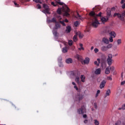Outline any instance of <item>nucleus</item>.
<instances>
[{
	"mask_svg": "<svg viewBox=\"0 0 125 125\" xmlns=\"http://www.w3.org/2000/svg\"><path fill=\"white\" fill-rule=\"evenodd\" d=\"M89 16H91L92 19V26L94 28H97L100 23L97 20V18L95 17V13L94 11H91L89 14Z\"/></svg>",
	"mask_w": 125,
	"mask_h": 125,
	"instance_id": "f257e3e1",
	"label": "nucleus"
},
{
	"mask_svg": "<svg viewBox=\"0 0 125 125\" xmlns=\"http://www.w3.org/2000/svg\"><path fill=\"white\" fill-rule=\"evenodd\" d=\"M106 62L109 66H111L113 62H114V61L113 60V55H112V54H109L107 55Z\"/></svg>",
	"mask_w": 125,
	"mask_h": 125,
	"instance_id": "f03ea898",
	"label": "nucleus"
},
{
	"mask_svg": "<svg viewBox=\"0 0 125 125\" xmlns=\"http://www.w3.org/2000/svg\"><path fill=\"white\" fill-rule=\"evenodd\" d=\"M63 8V11L64 12V15L65 16H69L70 14L69 12H70V8L68 7L67 5H64V6H62Z\"/></svg>",
	"mask_w": 125,
	"mask_h": 125,
	"instance_id": "7ed1b4c3",
	"label": "nucleus"
},
{
	"mask_svg": "<svg viewBox=\"0 0 125 125\" xmlns=\"http://www.w3.org/2000/svg\"><path fill=\"white\" fill-rule=\"evenodd\" d=\"M43 8L44 10H42V12L45 14H49V6L46 4H43Z\"/></svg>",
	"mask_w": 125,
	"mask_h": 125,
	"instance_id": "20e7f679",
	"label": "nucleus"
},
{
	"mask_svg": "<svg viewBox=\"0 0 125 125\" xmlns=\"http://www.w3.org/2000/svg\"><path fill=\"white\" fill-rule=\"evenodd\" d=\"M112 47V44H109L107 46H103L101 47V50L105 52V51H107L109 48H111Z\"/></svg>",
	"mask_w": 125,
	"mask_h": 125,
	"instance_id": "39448f33",
	"label": "nucleus"
},
{
	"mask_svg": "<svg viewBox=\"0 0 125 125\" xmlns=\"http://www.w3.org/2000/svg\"><path fill=\"white\" fill-rule=\"evenodd\" d=\"M55 1L56 4L54 2H51V4L53 5V6H57V4L60 5H63L64 4V3L61 2L60 0H55Z\"/></svg>",
	"mask_w": 125,
	"mask_h": 125,
	"instance_id": "423d86ee",
	"label": "nucleus"
},
{
	"mask_svg": "<svg viewBox=\"0 0 125 125\" xmlns=\"http://www.w3.org/2000/svg\"><path fill=\"white\" fill-rule=\"evenodd\" d=\"M84 112H85V107L84 105H83L81 107V108H80L78 110V114H82L83 115L84 114Z\"/></svg>",
	"mask_w": 125,
	"mask_h": 125,
	"instance_id": "0eeeda50",
	"label": "nucleus"
},
{
	"mask_svg": "<svg viewBox=\"0 0 125 125\" xmlns=\"http://www.w3.org/2000/svg\"><path fill=\"white\" fill-rule=\"evenodd\" d=\"M83 95L79 94L76 96L75 98V101L80 102L81 100H83Z\"/></svg>",
	"mask_w": 125,
	"mask_h": 125,
	"instance_id": "6e6552de",
	"label": "nucleus"
},
{
	"mask_svg": "<svg viewBox=\"0 0 125 125\" xmlns=\"http://www.w3.org/2000/svg\"><path fill=\"white\" fill-rule=\"evenodd\" d=\"M105 84H106V81L105 80L103 81L100 85V88L102 89V88H104V86H105Z\"/></svg>",
	"mask_w": 125,
	"mask_h": 125,
	"instance_id": "1a4fd4ad",
	"label": "nucleus"
},
{
	"mask_svg": "<svg viewBox=\"0 0 125 125\" xmlns=\"http://www.w3.org/2000/svg\"><path fill=\"white\" fill-rule=\"evenodd\" d=\"M107 20H109V19H108V18L107 17H106V18L104 17H102L101 18V21L102 22H103V23H105V22H107Z\"/></svg>",
	"mask_w": 125,
	"mask_h": 125,
	"instance_id": "9d476101",
	"label": "nucleus"
},
{
	"mask_svg": "<svg viewBox=\"0 0 125 125\" xmlns=\"http://www.w3.org/2000/svg\"><path fill=\"white\" fill-rule=\"evenodd\" d=\"M60 28H61V24H60L59 22H56L55 29H56V30H57L58 29H59Z\"/></svg>",
	"mask_w": 125,
	"mask_h": 125,
	"instance_id": "9b49d317",
	"label": "nucleus"
},
{
	"mask_svg": "<svg viewBox=\"0 0 125 125\" xmlns=\"http://www.w3.org/2000/svg\"><path fill=\"white\" fill-rule=\"evenodd\" d=\"M95 75H100L101 74V69L100 68L97 69L95 71Z\"/></svg>",
	"mask_w": 125,
	"mask_h": 125,
	"instance_id": "f8f14e48",
	"label": "nucleus"
},
{
	"mask_svg": "<svg viewBox=\"0 0 125 125\" xmlns=\"http://www.w3.org/2000/svg\"><path fill=\"white\" fill-rule=\"evenodd\" d=\"M65 62L67 64H71V63H72L73 62V60L71 58H68L65 60Z\"/></svg>",
	"mask_w": 125,
	"mask_h": 125,
	"instance_id": "ddd939ff",
	"label": "nucleus"
},
{
	"mask_svg": "<svg viewBox=\"0 0 125 125\" xmlns=\"http://www.w3.org/2000/svg\"><path fill=\"white\" fill-rule=\"evenodd\" d=\"M103 42L104 43H106V44L109 43V40L106 38H103Z\"/></svg>",
	"mask_w": 125,
	"mask_h": 125,
	"instance_id": "4468645a",
	"label": "nucleus"
},
{
	"mask_svg": "<svg viewBox=\"0 0 125 125\" xmlns=\"http://www.w3.org/2000/svg\"><path fill=\"white\" fill-rule=\"evenodd\" d=\"M97 61H98V63H100V61L101 63H106V60H105V59H102L100 60V59H98Z\"/></svg>",
	"mask_w": 125,
	"mask_h": 125,
	"instance_id": "2eb2a0df",
	"label": "nucleus"
},
{
	"mask_svg": "<svg viewBox=\"0 0 125 125\" xmlns=\"http://www.w3.org/2000/svg\"><path fill=\"white\" fill-rule=\"evenodd\" d=\"M110 93H111V90H110V89H108L106 91L105 95L104 96V98H106V97H107V96H110Z\"/></svg>",
	"mask_w": 125,
	"mask_h": 125,
	"instance_id": "dca6fc26",
	"label": "nucleus"
},
{
	"mask_svg": "<svg viewBox=\"0 0 125 125\" xmlns=\"http://www.w3.org/2000/svg\"><path fill=\"white\" fill-rule=\"evenodd\" d=\"M109 35L110 37H112V38H116V33L114 31H111Z\"/></svg>",
	"mask_w": 125,
	"mask_h": 125,
	"instance_id": "f3484780",
	"label": "nucleus"
},
{
	"mask_svg": "<svg viewBox=\"0 0 125 125\" xmlns=\"http://www.w3.org/2000/svg\"><path fill=\"white\" fill-rule=\"evenodd\" d=\"M84 64H89V58H86L85 60L83 61Z\"/></svg>",
	"mask_w": 125,
	"mask_h": 125,
	"instance_id": "a211bd4d",
	"label": "nucleus"
},
{
	"mask_svg": "<svg viewBox=\"0 0 125 125\" xmlns=\"http://www.w3.org/2000/svg\"><path fill=\"white\" fill-rule=\"evenodd\" d=\"M81 79L82 83H84L85 80V76H84V75H82L81 76Z\"/></svg>",
	"mask_w": 125,
	"mask_h": 125,
	"instance_id": "6ab92c4d",
	"label": "nucleus"
},
{
	"mask_svg": "<svg viewBox=\"0 0 125 125\" xmlns=\"http://www.w3.org/2000/svg\"><path fill=\"white\" fill-rule=\"evenodd\" d=\"M62 52L63 53H66L68 52V47H64L62 48Z\"/></svg>",
	"mask_w": 125,
	"mask_h": 125,
	"instance_id": "aec40b11",
	"label": "nucleus"
},
{
	"mask_svg": "<svg viewBox=\"0 0 125 125\" xmlns=\"http://www.w3.org/2000/svg\"><path fill=\"white\" fill-rule=\"evenodd\" d=\"M78 34L77 33L76 35H74L73 37V41L76 42L77 41H78Z\"/></svg>",
	"mask_w": 125,
	"mask_h": 125,
	"instance_id": "412c9836",
	"label": "nucleus"
},
{
	"mask_svg": "<svg viewBox=\"0 0 125 125\" xmlns=\"http://www.w3.org/2000/svg\"><path fill=\"white\" fill-rule=\"evenodd\" d=\"M65 31L67 33H70V32H71V26H67Z\"/></svg>",
	"mask_w": 125,
	"mask_h": 125,
	"instance_id": "4be33fe9",
	"label": "nucleus"
},
{
	"mask_svg": "<svg viewBox=\"0 0 125 125\" xmlns=\"http://www.w3.org/2000/svg\"><path fill=\"white\" fill-rule=\"evenodd\" d=\"M105 74L106 75H109L110 74V70L109 69V67H107L105 70Z\"/></svg>",
	"mask_w": 125,
	"mask_h": 125,
	"instance_id": "5701e85b",
	"label": "nucleus"
},
{
	"mask_svg": "<svg viewBox=\"0 0 125 125\" xmlns=\"http://www.w3.org/2000/svg\"><path fill=\"white\" fill-rule=\"evenodd\" d=\"M80 48H79L78 49L79 50H84V48H83V45L82 44V43H80Z\"/></svg>",
	"mask_w": 125,
	"mask_h": 125,
	"instance_id": "b1692460",
	"label": "nucleus"
},
{
	"mask_svg": "<svg viewBox=\"0 0 125 125\" xmlns=\"http://www.w3.org/2000/svg\"><path fill=\"white\" fill-rule=\"evenodd\" d=\"M53 34L54 35V36H55V37H58V33L57 32V31L55 30H53Z\"/></svg>",
	"mask_w": 125,
	"mask_h": 125,
	"instance_id": "393cba45",
	"label": "nucleus"
},
{
	"mask_svg": "<svg viewBox=\"0 0 125 125\" xmlns=\"http://www.w3.org/2000/svg\"><path fill=\"white\" fill-rule=\"evenodd\" d=\"M106 65L107 64L106 62L101 63V67L103 69H105V68H106Z\"/></svg>",
	"mask_w": 125,
	"mask_h": 125,
	"instance_id": "a878e982",
	"label": "nucleus"
},
{
	"mask_svg": "<svg viewBox=\"0 0 125 125\" xmlns=\"http://www.w3.org/2000/svg\"><path fill=\"white\" fill-rule=\"evenodd\" d=\"M106 15L107 19H109V18H110V17H111V11H107L106 13Z\"/></svg>",
	"mask_w": 125,
	"mask_h": 125,
	"instance_id": "bb28decb",
	"label": "nucleus"
},
{
	"mask_svg": "<svg viewBox=\"0 0 125 125\" xmlns=\"http://www.w3.org/2000/svg\"><path fill=\"white\" fill-rule=\"evenodd\" d=\"M102 15V12H100L98 14H96L95 13V17L96 18L97 17H101V15Z\"/></svg>",
	"mask_w": 125,
	"mask_h": 125,
	"instance_id": "cd10ccee",
	"label": "nucleus"
},
{
	"mask_svg": "<svg viewBox=\"0 0 125 125\" xmlns=\"http://www.w3.org/2000/svg\"><path fill=\"white\" fill-rule=\"evenodd\" d=\"M33 1H34L36 3H40L41 4L42 3V2L41 0H33Z\"/></svg>",
	"mask_w": 125,
	"mask_h": 125,
	"instance_id": "c85d7f7f",
	"label": "nucleus"
},
{
	"mask_svg": "<svg viewBox=\"0 0 125 125\" xmlns=\"http://www.w3.org/2000/svg\"><path fill=\"white\" fill-rule=\"evenodd\" d=\"M61 10H62V8H59L57 10V13H58V14H59V15H61L62 12Z\"/></svg>",
	"mask_w": 125,
	"mask_h": 125,
	"instance_id": "c756f323",
	"label": "nucleus"
},
{
	"mask_svg": "<svg viewBox=\"0 0 125 125\" xmlns=\"http://www.w3.org/2000/svg\"><path fill=\"white\" fill-rule=\"evenodd\" d=\"M50 22H52V23H57V21L56 20V18H53L52 20L50 21Z\"/></svg>",
	"mask_w": 125,
	"mask_h": 125,
	"instance_id": "7c9ffc66",
	"label": "nucleus"
},
{
	"mask_svg": "<svg viewBox=\"0 0 125 125\" xmlns=\"http://www.w3.org/2000/svg\"><path fill=\"white\" fill-rule=\"evenodd\" d=\"M80 25V21H76L74 22V26L75 27H78Z\"/></svg>",
	"mask_w": 125,
	"mask_h": 125,
	"instance_id": "2f4dec72",
	"label": "nucleus"
},
{
	"mask_svg": "<svg viewBox=\"0 0 125 125\" xmlns=\"http://www.w3.org/2000/svg\"><path fill=\"white\" fill-rule=\"evenodd\" d=\"M75 82H76L77 83H80V77H79V76L76 77Z\"/></svg>",
	"mask_w": 125,
	"mask_h": 125,
	"instance_id": "473e14b6",
	"label": "nucleus"
},
{
	"mask_svg": "<svg viewBox=\"0 0 125 125\" xmlns=\"http://www.w3.org/2000/svg\"><path fill=\"white\" fill-rule=\"evenodd\" d=\"M95 125H99V121H97V120L95 119L94 120V123Z\"/></svg>",
	"mask_w": 125,
	"mask_h": 125,
	"instance_id": "72a5a7b5",
	"label": "nucleus"
},
{
	"mask_svg": "<svg viewBox=\"0 0 125 125\" xmlns=\"http://www.w3.org/2000/svg\"><path fill=\"white\" fill-rule=\"evenodd\" d=\"M68 44L70 45V46L73 45V40H69L68 41Z\"/></svg>",
	"mask_w": 125,
	"mask_h": 125,
	"instance_id": "f704fd0d",
	"label": "nucleus"
},
{
	"mask_svg": "<svg viewBox=\"0 0 125 125\" xmlns=\"http://www.w3.org/2000/svg\"><path fill=\"white\" fill-rule=\"evenodd\" d=\"M122 43V39H118L117 40V44L118 45L121 44Z\"/></svg>",
	"mask_w": 125,
	"mask_h": 125,
	"instance_id": "c9c22d12",
	"label": "nucleus"
},
{
	"mask_svg": "<svg viewBox=\"0 0 125 125\" xmlns=\"http://www.w3.org/2000/svg\"><path fill=\"white\" fill-rule=\"evenodd\" d=\"M60 23H61V24H62V26H66V24H65V22H64V21H60Z\"/></svg>",
	"mask_w": 125,
	"mask_h": 125,
	"instance_id": "e433bc0d",
	"label": "nucleus"
},
{
	"mask_svg": "<svg viewBox=\"0 0 125 125\" xmlns=\"http://www.w3.org/2000/svg\"><path fill=\"white\" fill-rule=\"evenodd\" d=\"M36 7L37 9H41V8H42V6H41L39 4H38L36 5Z\"/></svg>",
	"mask_w": 125,
	"mask_h": 125,
	"instance_id": "4c0bfd02",
	"label": "nucleus"
},
{
	"mask_svg": "<svg viewBox=\"0 0 125 125\" xmlns=\"http://www.w3.org/2000/svg\"><path fill=\"white\" fill-rule=\"evenodd\" d=\"M56 17L58 19V20H59V21H60V20H61V19H62V18H61V16H60V15L56 16Z\"/></svg>",
	"mask_w": 125,
	"mask_h": 125,
	"instance_id": "58836bf2",
	"label": "nucleus"
},
{
	"mask_svg": "<svg viewBox=\"0 0 125 125\" xmlns=\"http://www.w3.org/2000/svg\"><path fill=\"white\" fill-rule=\"evenodd\" d=\"M21 2H25L27 1H30V0H20Z\"/></svg>",
	"mask_w": 125,
	"mask_h": 125,
	"instance_id": "ea45409f",
	"label": "nucleus"
},
{
	"mask_svg": "<svg viewBox=\"0 0 125 125\" xmlns=\"http://www.w3.org/2000/svg\"><path fill=\"white\" fill-rule=\"evenodd\" d=\"M110 70H111L112 72H113V71L115 70V67H114V66H111L110 67Z\"/></svg>",
	"mask_w": 125,
	"mask_h": 125,
	"instance_id": "a19ab883",
	"label": "nucleus"
},
{
	"mask_svg": "<svg viewBox=\"0 0 125 125\" xmlns=\"http://www.w3.org/2000/svg\"><path fill=\"white\" fill-rule=\"evenodd\" d=\"M107 79L108 80V81H112V77L111 76H108L107 77Z\"/></svg>",
	"mask_w": 125,
	"mask_h": 125,
	"instance_id": "79ce46f5",
	"label": "nucleus"
},
{
	"mask_svg": "<svg viewBox=\"0 0 125 125\" xmlns=\"http://www.w3.org/2000/svg\"><path fill=\"white\" fill-rule=\"evenodd\" d=\"M109 42H113V37H110L109 38Z\"/></svg>",
	"mask_w": 125,
	"mask_h": 125,
	"instance_id": "37998d69",
	"label": "nucleus"
},
{
	"mask_svg": "<svg viewBox=\"0 0 125 125\" xmlns=\"http://www.w3.org/2000/svg\"><path fill=\"white\" fill-rule=\"evenodd\" d=\"M100 63H98V62H97V61H95L94 62V64H95V65H96L97 66H99V64H100Z\"/></svg>",
	"mask_w": 125,
	"mask_h": 125,
	"instance_id": "c03bdc74",
	"label": "nucleus"
},
{
	"mask_svg": "<svg viewBox=\"0 0 125 125\" xmlns=\"http://www.w3.org/2000/svg\"><path fill=\"white\" fill-rule=\"evenodd\" d=\"M14 4L16 7H19V4H18L17 3L14 2Z\"/></svg>",
	"mask_w": 125,
	"mask_h": 125,
	"instance_id": "a18cd8bd",
	"label": "nucleus"
},
{
	"mask_svg": "<svg viewBox=\"0 0 125 125\" xmlns=\"http://www.w3.org/2000/svg\"><path fill=\"white\" fill-rule=\"evenodd\" d=\"M98 51H99V50L97 48H95L94 49V52H95V53H97V52H98Z\"/></svg>",
	"mask_w": 125,
	"mask_h": 125,
	"instance_id": "49530a36",
	"label": "nucleus"
},
{
	"mask_svg": "<svg viewBox=\"0 0 125 125\" xmlns=\"http://www.w3.org/2000/svg\"><path fill=\"white\" fill-rule=\"evenodd\" d=\"M79 37L80 39H83V36L81 34H79Z\"/></svg>",
	"mask_w": 125,
	"mask_h": 125,
	"instance_id": "de8ad7c7",
	"label": "nucleus"
},
{
	"mask_svg": "<svg viewBox=\"0 0 125 125\" xmlns=\"http://www.w3.org/2000/svg\"><path fill=\"white\" fill-rule=\"evenodd\" d=\"M76 17H77V18H81V15H80L79 13H77V15Z\"/></svg>",
	"mask_w": 125,
	"mask_h": 125,
	"instance_id": "09e8293b",
	"label": "nucleus"
},
{
	"mask_svg": "<svg viewBox=\"0 0 125 125\" xmlns=\"http://www.w3.org/2000/svg\"><path fill=\"white\" fill-rule=\"evenodd\" d=\"M94 106L95 108V109H97V105L96 104V103L94 104Z\"/></svg>",
	"mask_w": 125,
	"mask_h": 125,
	"instance_id": "8fccbe9b",
	"label": "nucleus"
},
{
	"mask_svg": "<svg viewBox=\"0 0 125 125\" xmlns=\"http://www.w3.org/2000/svg\"><path fill=\"white\" fill-rule=\"evenodd\" d=\"M74 88L76 89V90H79V88H78V87L77 86V85H75L74 86Z\"/></svg>",
	"mask_w": 125,
	"mask_h": 125,
	"instance_id": "3c124183",
	"label": "nucleus"
},
{
	"mask_svg": "<svg viewBox=\"0 0 125 125\" xmlns=\"http://www.w3.org/2000/svg\"><path fill=\"white\" fill-rule=\"evenodd\" d=\"M125 84V81H124L123 82H121V85H124Z\"/></svg>",
	"mask_w": 125,
	"mask_h": 125,
	"instance_id": "603ef678",
	"label": "nucleus"
},
{
	"mask_svg": "<svg viewBox=\"0 0 125 125\" xmlns=\"http://www.w3.org/2000/svg\"><path fill=\"white\" fill-rule=\"evenodd\" d=\"M125 1V0H121V4H123Z\"/></svg>",
	"mask_w": 125,
	"mask_h": 125,
	"instance_id": "864d4df0",
	"label": "nucleus"
},
{
	"mask_svg": "<svg viewBox=\"0 0 125 125\" xmlns=\"http://www.w3.org/2000/svg\"><path fill=\"white\" fill-rule=\"evenodd\" d=\"M64 22H65L66 23H68V22H69V21H68L67 19H65L64 20Z\"/></svg>",
	"mask_w": 125,
	"mask_h": 125,
	"instance_id": "5fc2aeb1",
	"label": "nucleus"
},
{
	"mask_svg": "<svg viewBox=\"0 0 125 125\" xmlns=\"http://www.w3.org/2000/svg\"><path fill=\"white\" fill-rule=\"evenodd\" d=\"M86 117H87L86 114H84V115H83V118H84V119H85L86 118Z\"/></svg>",
	"mask_w": 125,
	"mask_h": 125,
	"instance_id": "6e6d98bb",
	"label": "nucleus"
},
{
	"mask_svg": "<svg viewBox=\"0 0 125 125\" xmlns=\"http://www.w3.org/2000/svg\"><path fill=\"white\" fill-rule=\"evenodd\" d=\"M87 122H88L87 120H85L84 121V124H87Z\"/></svg>",
	"mask_w": 125,
	"mask_h": 125,
	"instance_id": "4d7b16f0",
	"label": "nucleus"
},
{
	"mask_svg": "<svg viewBox=\"0 0 125 125\" xmlns=\"http://www.w3.org/2000/svg\"><path fill=\"white\" fill-rule=\"evenodd\" d=\"M122 8L125 9V3H124L123 5H122Z\"/></svg>",
	"mask_w": 125,
	"mask_h": 125,
	"instance_id": "13d9d810",
	"label": "nucleus"
},
{
	"mask_svg": "<svg viewBox=\"0 0 125 125\" xmlns=\"http://www.w3.org/2000/svg\"><path fill=\"white\" fill-rule=\"evenodd\" d=\"M97 93H98V94H99V93H100V90H97Z\"/></svg>",
	"mask_w": 125,
	"mask_h": 125,
	"instance_id": "bf43d9fd",
	"label": "nucleus"
},
{
	"mask_svg": "<svg viewBox=\"0 0 125 125\" xmlns=\"http://www.w3.org/2000/svg\"><path fill=\"white\" fill-rule=\"evenodd\" d=\"M72 84L73 85H76V83H75V82H72Z\"/></svg>",
	"mask_w": 125,
	"mask_h": 125,
	"instance_id": "052dcab7",
	"label": "nucleus"
},
{
	"mask_svg": "<svg viewBox=\"0 0 125 125\" xmlns=\"http://www.w3.org/2000/svg\"><path fill=\"white\" fill-rule=\"evenodd\" d=\"M93 48H94V47L93 46H92L91 47V50H93Z\"/></svg>",
	"mask_w": 125,
	"mask_h": 125,
	"instance_id": "680f3d73",
	"label": "nucleus"
},
{
	"mask_svg": "<svg viewBox=\"0 0 125 125\" xmlns=\"http://www.w3.org/2000/svg\"><path fill=\"white\" fill-rule=\"evenodd\" d=\"M99 94H98L97 93L96 94V97H98Z\"/></svg>",
	"mask_w": 125,
	"mask_h": 125,
	"instance_id": "e2e57ef3",
	"label": "nucleus"
},
{
	"mask_svg": "<svg viewBox=\"0 0 125 125\" xmlns=\"http://www.w3.org/2000/svg\"><path fill=\"white\" fill-rule=\"evenodd\" d=\"M111 9H115V7H112Z\"/></svg>",
	"mask_w": 125,
	"mask_h": 125,
	"instance_id": "0e129e2a",
	"label": "nucleus"
},
{
	"mask_svg": "<svg viewBox=\"0 0 125 125\" xmlns=\"http://www.w3.org/2000/svg\"><path fill=\"white\" fill-rule=\"evenodd\" d=\"M122 77H123V72L122 73Z\"/></svg>",
	"mask_w": 125,
	"mask_h": 125,
	"instance_id": "69168bd1",
	"label": "nucleus"
},
{
	"mask_svg": "<svg viewBox=\"0 0 125 125\" xmlns=\"http://www.w3.org/2000/svg\"><path fill=\"white\" fill-rule=\"evenodd\" d=\"M78 59H80V58H79V57H78Z\"/></svg>",
	"mask_w": 125,
	"mask_h": 125,
	"instance_id": "338daca9",
	"label": "nucleus"
}]
</instances>
